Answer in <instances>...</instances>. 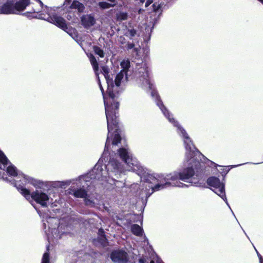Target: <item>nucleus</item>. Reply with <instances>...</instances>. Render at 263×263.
<instances>
[{"instance_id": "1", "label": "nucleus", "mask_w": 263, "mask_h": 263, "mask_svg": "<svg viewBox=\"0 0 263 263\" xmlns=\"http://www.w3.org/2000/svg\"><path fill=\"white\" fill-rule=\"evenodd\" d=\"M98 80L99 87L103 97L108 129V136L105 145V150L109 148L110 138L112 139L111 143L114 145H117L122 139L121 135L122 129L119 120V92L115 89L113 81H111L109 83V80H107L108 87L105 93L99 79Z\"/></svg>"}, {"instance_id": "2", "label": "nucleus", "mask_w": 263, "mask_h": 263, "mask_svg": "<svg viewBox=\"0 0 263 263\" xmlns=\"http://www.w3.org/2000/svg\"><path fill=\"white\" fill-rule=\"evenodd\" d=\"M21 176L23 178V181L25 182L24 184H17L16 181L15 180H13V182L12 183L14 184V186L17 189L18 191L28 201H30L31 198L32 200L35 201L36 203L40 204L42 206L47 207V202L49 199L47 194L38 190H36L31 193L29 190L24 187L25 185L27 183H30L35 185L36 180L24 174H22Z\"/></svg>"}, {"instance_id": "3", "label": "nucleus", "mask_w": 263, "mask_h": 263, "mask_svg": "<svg viewBox=\"0 0 263 263\" xmlns=\"http://www.w3.org/2000/svg\"><path fill=\"white\" fill-rule=\"evenodd\" d=\"M207 184L213 187L212 190L216 194L219 196L224 201L227 200L225 193L224 184L221 182L217 177H210L206 180Z\"/></svg>"}, {"instance_id": "4", "label": "nucleus", "mask_w": 263, "mask_h": 263, "mask_svg": "<svg viewBox=\"0 0 263 263\" xmlns=\"http://www.w3.org/2000/svg\"><path fill=\"white\" fill-rule=\"evenodd\" d=\"M110 257L111 260L115 263H128L129 262L128 254L123 249L113 250Z\"/></svg>"}, {"instance_id": "5", "label": "nucleus", "mask_w": 263, "mask_h": 263, "mask_svg": "<svg viewBox=\"0 0 263 263\" xmlns=\"http://www.w3.org/2000/svg\"><path fill=\"white\" fill-rule=\"evenodd\" d=\"M63 6L64 9L68 12H70L71 9H77L79 13H82L85 9L84 4L77 0L72 2V0H65Z\"/></svg>"}, {"instance_id": "6", "label": "nucleus", "mask_w": 263, "mask_h": 263, "mask_svg": "<svg viewBox=\"0 0 263 263\" xmlns=\"http://www.w3.org/2000/svg\"><path fill=\"white\" fill-rule=\"evenodd\" d=\"M47 21L53 24L64 31H66L68 29V26L65 19L56 13H54L52 15H49Z\"/></svg>"}, {"instance_id": "7", "label": "nucleus", "mask_w": 263, "mask_h": 263, "mask_svg": "<svg viewBox=\"0 0 263 263\" xmlns=\"http://www.w3.org/2000/svg\"><path fill=\"white\" fill-rule=\"evenodd\" d=\"M184 144L187 151L186 155L187 158L191 159L195 156L196 153H200L190 137L184 139Z\"/></svg>"}, {"instance_id": "8", "label": "nucleus", "mask_w": 263, "mask_h": 263, "mask_svg": "<svg viewBox=\"0 0 263 263\" xmlns=\"http://www.w3.org/2000/svg\"><path fill=\"white\" fill-rule=\"evenodd\" d=\"M81 24L85 28L88 29L93 26L96 24V21L94 16L90 14L83 15L81 17Z\"/></svg>"}, {"instance_id": "9", "label": "nucleus", "mask_w": 263, "mask_h": 263, "mask_svg": "<svg viewBox=\"0 0 263 263\" xmlns=\"http://www.w3.org/2000/svg\"><path fill=\"white\" fill-rule=\"evenodd\" d=\"M195 175V171L192 166L186 167L179 172V177L180 180L186 181L188 179L191 178Z\"/></svg>"}, {"instance_id": "10", "label": "nucleus", "mask_w": 263, "mask_h": 263, "mask_svg": "<svg viewBox=\"0 0 263 263\" xmlns=\"http://www.w3.org/2000/svg\"><path fill=\"white\" fill-rule=\"evenodd\" d=\"M1 10L2 13L5 14H16L14 7V1L13 0H8L2 5Z\"/></svg>"}, {"instance_id": "11", "label": "nucleus", "mask_w": 263, "mask_h": 263, "mask_svg": "<svg viewBox=\"0 0 263 263\" xmlns=\"http://www.w3.org/2000/svg\"><path fill=\"white\" fill-rule=\"evenodd\" d=\"M29 4L30 0H20L15 3H14L15 13L16 14L17 12H20L24 10L26 7Z\"/></svg>"}, {"instance_id": "12", "label": "nucleus", "mask_w": 263, "mask_h": 263, "mask_svg": "<svg viewBox=\"0 0 263 263\" xmlns=\"http://www.w3.org/2000/svg\"><path fill=\"white\" fill-rule=\"evenodd\" d=\"M172 185L173 186H181L180 185H178V184H176L175 183H172L170 181H166L164 184H159V183H158V184H156L154 186H151L150 187L152 189V192L148 194V197H149L150 195L152 193H153L154 192L159 191L160 189H163L164 187H165L166 186H167V185L169 186V185Z\"/></svg>"}, {"instance_id": "13", "label": "nucleus", "mask_w": 263, "mask_h": 263, "mask_svg": "<svg viewBox=\"0 0 263 263\" xmlns=\"http://www.w3.org/2000/svg\"><path fill=\"white\" fill-rule=\"evenodd\" d=\"M132 233L137 236H142L143 233V230L142 227L137 224H133L131 226Z\"/></svg>"}, {"instance_id": "14", "label": "nucleus", "mask_w": 263, "mask_h": 263, "mask_svg": "<svg viewBox=\"0 0 263 263\" xmlns=\"http://www.w3.org/2000/svg\"><path fill=\"white\" fill-rule=\"evenodd\" d=\"M73 195L76 198H84L88 196V194L85 190L79 189L74 191Z\"/></svg>"}, {"instance_id": "15", "label": "nucleus", "mask_w": 263, "mask_h": 263, "mask_svg": "<svg viewBox=\"0 0 263 263\" xmlns=\"http://www.w3.org/2000/svg\"><path fill=\"white\" fill-rule=\"evenodd\" d=\"M118 153L120 157L125 162H127V161L129 159V155L128 152L127 150L123 147L120 148L118 149Z\"/></svg>"}, {"instance_id": "16", "label": "nucleus", "mask_w": 263, "mask_h": 263, "mask_svg": "<svg viewBox=\"0 0 263 263\" xmlns=\"http://www.w3.org/2000/svg\"><path fill=\"white\" fill-rule=\"evenodd\" d=\"M6 172L9 175L13 177H16L18 175L16 167L12 165H9L7 167Z\"/></svg>"}, {"instance_id": "17", "label": "nucleus", "mask_w": 263, "mask_h": 263, "mask_svg": "<svg viewBox=\"0 0 263 263\" xmlns=\"http://www.w3.org/2000/svg\"><path fill=\"white\" fill-rule=\"evenodd\" d=\"M116 18L117 21H125L128 18V13L126 12L120 11L116 14Z\"/></svg>"}, {"instance_id": "18", "label": "nucleus", "mask_w": 263, "mask_h": 263, "mask_svg": "<svg viewBox=\"0 0 263 263\" xmlns=\"http://www.w3.org/2000/svg\"><path fill=\"white\" fill-rule=\"evenodd\" d=\"M124 74H125V72L122 71H120V72L117 74L115 80V83L116 87H119L120 85L121 80L123 78Z\"/></svg>"}, {"instance_id": "19", "label": "nucleus", "mask_w": 263, "mask_h": 263, "mask_svg": "<svg viewBox=\"0 0 263 263\" xmlns=\"http://www.w3.org/2000/svg\"><path fill=\"white\" fill-rule=\"evenodd\" d=\"M93 51L94 53L99 55L100 58H103L104 57L105 53L103 49L98 46H93L92 47Z\"/></svg>"}, {"instance_id": "20", "label": "nucleus", "mask_w": 263, "mask_h": 263, "mask_svg": "<svg viewBox=\"0 0 263 263\" xmlns=\"http://www.w3.org/2000/svg\"><path fill=\"white\" fill-rule=\"evenodd\" d=\"M165 181H168L169 180H171L172 181H176L177 183H178L177 181L180 180V177H179V173H175L174 175L170 174V175H167V177L165 178Z\"/></svg>"}, {"instance_id": "21", "label": "nucleus", "mask_w": 263, "mask_h": 263, "mask_svg": "<svg viewBox=\"0 0 263 263\" xmlns=\"http://www.w3.org/2000/svg\"><path fill=\"white\" fill-rule=\"evenodd\" d=\"M121 66L123 68L121 71L125 72V75L127 76V73L128 71V69L130 67V63L127 61L125 62L124 61H122L121 63Z\"/></svg>"}, {"instance_id": "22", "label": "nucleus", "mask_w": 263, "mask_h": 263, "mask_svg": "<svg viewBox=\"0 0 263 263\" xmlns=\"http://www.w3.org/2000/svg\"><path fill=\"white\" fill-rule=\"evenodd\" d=\"M236 166L237 165L222 166V168L220 169L219 172L221 174L222 176L224 177L228 174V173L229 172L231 168H233Z\"/></svg>"}, {"instance_id": "23", "label": "nucleus", "mask_w": 263, "mask_h": 263, "mask_svg": "<svg viewBox=\"0 0 263 263\" xmlns=\"http://www.w3.org/2000/svg\"><path fill=\"white\" fill-rule=\"evenodd\" d=\"M99 6L101 9H105L114 7L115 4H111L106 2H100L99 3Z\"/></svg>"}, {"instance_id": "24", "label": "nucleus", "mask_w": 263, "mask_h": 263, "mask_svg": "<svg viewBox=\"0 0 263 263\" xmlns=\"http://www.w3.org/2000/svg\"><path fill=\"white\" fill-rule=\"evenodd\" d=\"M145 181L148 183H153L158 181V179L152 175L148 174L145 178Z\"/></svg>"}, {"instance_id": "25", "label": "nucleus", "mask_w": 263, "mask_h": 263, "mask_svg": "<svg viewBox=\"0 0 263 263\" xmlns=\"http://www.w3.org/2000/svg\"><path fill=\"white\" fill-rule=\"evenodd\" d=\"M98 242L100 243L101 245H102L104 246H106V243L107 242V239L106 237L105 234H102L99 238H98Z\"/></svg>"}, {"instance_id": "26", "label": "nucleus", "mask_w": 263, "mask_h": 263, "mask_svg": "<svg viewBox=\"0 0 263 263\" xmlns=\"http://www.w3.org/2000/svg\"><path fill=\"white\" fill-rule=\"evenodd\" d=\"M102 72L104 76L105 79L109 80V69L107 66H103L101 67Z\"/></svg>"}, {"instance_id": "27", "label": "nucleus", "mask_w": 263, "mask_h": 263, "mask_svg": "<svg viewBox=\"0 0 263 263\" xmlns=\"http://www.w3.org/2000/svg\"><path fill=\"white\" fill-rule=\"evenodd\" d=\"M137 34V30L135 29H128L127 32L125 35L126 36H129L130 39L134 37Z\"/></svg>"}, {"instance_id": "28", "label": "nucleus", "mask_w": 263, "mask_h": 263, "mask_svg": "<svg viewBox=\"0 0 263 263\" xmlns=\"http://www.w3.org/2000/svg\"><path fill=\"white\" fill-rule=\"evenodd\" d=\"M42 263H50L49 253L48 252H47L44 253L42 259Z\"/></svg>"}, {"instance_id": "29", "label": "nucleus", "mask_w": 263, "mask_h": 263, "mask_svg": "<svg viewBox=\"0 0 263 263\" xmlns=\"http://www.w3.org/2000/svg\"><path fill=\"white\" fill-rule=\"evenodd\" d=\"M92 67H93V69L96 73V74L98 76V70H99V64L97 62V61H96L95 62H92V63H91Z\"/></svg>"}, {"instance_id": "30", "label": "nucleus", "mask_w": 263, "mask_h": 263, "mask_svg": "<svg viewBox=\"0 0 263 263\" xmlns=\"http://www.w3.org/2000/svg\"><path fill=\"white\" fill-rule=\"evenodd\" d=\"M84 199V203H85V205L92 206L94 204V202H93V201L90 200V199L88 198L87 196H86V197H85Z\"/></svg>"}, {"instance_id": "31", "label": "nucleus", "mask_w": 263, "mask_h": 263, "mask_svg": "<svg viewBox=\"0 0 263 263\" xmlns=\"http://www.w3.org/2000/svg\"><path fill=\"white\" fill-rule=\"evenodd\" d=\"M153 10L154 12H157L158 10L161 8V6L159 4H157V3H154L152 5Z\"/></svg>"}, {"instance_id": "32", "label": "nucleus", "mask_w": 263, "mask_h": 263, "mask_svg": "<svg viewBox=\"0 0 263 263\" xmlns=\"http://www.w3.org/2000/svg\"><path fill=\"white\" fill-rule=\"evenodd\" d=\"M110 163L114 165L115 164L114 168H118L120 165L119 162L117 160H112L110 161Z\"/></svg>"}, {"instance_id": "33", "label": "nucleus", "mask_w": 263, "mask_h": 263, "mask_svg": "<svg viewBox=\"0 0 263 263\" xmlns=\"http://www.w3.org/2000/svg\"><path fill=\"white\" fill-rule=\"evenodd\" d=\"M3 174H5V173H3ZM2 179H3L4 180H5V181H9V182H11V183L12 184H13V185L14 186V184L12 183L13 182V180H14V179H13L12 181H10V180L8 179V177H5V176H4V175H3V176H2ZM16 183H17V184H20V182H19L18 181L16 180Z\"/></svg>"}, {"instance_id": "34", "label": "nucleus", "mask_w": 263, "mask_h": 263, "mask_svg": "<svg viewBox=\"0 0 263 263\" xmlns=\"http://www.w3.org/2000/svg\"><path fill=\"white\" fill-rule=\"evenodd\" d=\"M148 259V256H142V257L139 259V263H146L147 260Z\"/></svg>"}, {"instance_id": "35", "label": "nucleus", "mask_w": 263, "mask_h": 263, "mask_svg": "<svg viewBox=\"0 0 263 263\" xmlns=\"http://www.w3.org/2000/svg\"><path fill=\"white\" fill-rule=\"evenodd\" d=\"M135 47V44L134 43L127 42L126 45V48L128 50L131 49Z\"/></svg>"}, {"instance_id": "36", "label": "nucleus", "mask_w": 263, "mask_h": 263, "mask_svg": "<svg viewBox=\"0 0 263 263\" xmlns=\"http://www.w3.org/2000/svg\"><path fill=\"white\" fill-rule=\"evenodd\" d=\"M89 58L90 60V63H92V62H94L96 61H97L95 57L92 54H90Z\"/></svg>"}, {"instance_id": "37", "label": "nucleus", "mask_w": 263, "mask_h": 263, "mask_svg": "<svg viewBox=\"0 0 263 263\" xmlns=\"http://www.w3.org/2000/svg\"><path fill=\"white\" fill-rule=\"evenodd\" d=\"M181 133H182V134L183 135L184 139L186 138L189 137V136H188L187 133L186 132V131L184 129H182L181 130Z\"/></svg>"}, {"instance_id": "38", "label": "nucleus", "mask_w": 263, "mask_h": 263, "mask_svg": "<svg viewBox=\"0 0 263 263\" xmlns=\"http://www.w3.org/2000/svg\"><path fill=\"white\" fill-rule=\"evenodd\" d=\"M152 3V0H147L145 4V7H148Z\"/></svg>"}, {"instance_id": "39", "label": "nucleus", "mask_w": 263, "mask_h": 263, "mask_svg": "<svg viewBox=\"0 0 263 263\" xmlns=\"http://www.w3.org/2000/svg\"><path fill=\"white\" fill-rule=\"evenodd\" d=\"M99 235H100V236L102 234H105L104 230H103L102 229H100L99 230Z\"/></svg>"}, {"instance_id": "40", "label": "nucleus", "mask_w": 263, "mask_h": 263, "mask_svg": "<svg viewBox=\"0 0 263 263\" xmlns=\"http://www.w3.org/2000/svg\"><path fill=\"white\" fill-rule=\"evenodd\" d=\"M35 1L40 4V5L41 7H43L44 6L43 3L41 0H35Z\"/></svg>"}, {"instance_id": "41", "label": "nucleus", "mask_w": 263, "mask_h": 263, "mask_svg": "<svg viewBox=\"0 0 263 263\" xmlns=\"http://www.w3.org/2000/svg\"><path fill=\"white\" fill-rule=\"evenodd\" d=\"M259 261H260V263H263V258H262V256H260V257L259 258Z\"/></svg>"}, {"instance_id": "42", "label": "nucleus", "mask_w": 263, "mask_h": 263, "mask_svg": "<svg viewBox=\"0 0 263 263\" xmlns=\"http://www.w3.org/2000/svg\"><path fill=\"white\" fill-rule=\"evenodd\" d=\"M157 263H164V262L161 260H157Z\"/></svg>"}, {"instance_id": "43", "label": "nucleus", "mask_w": 263, "mask_h": 263, "mask_svg": "<svg viewBox=\"0 0 263 263\" xmlns=\"http://www.w3.org/2000/svg\"><path fill=\"white\" fill-rule=\"evenodd\" d=\"M149 263H155V261L153 260H152Z\"/></svg>"}, {"instance_id": "44", "label": "nucleus", "mask_w": 263, "mask_h": 263, "mask_svg": "<svg viewBox=\"0 0 263 263\" xmlns=\"http://www.w3.org/2000/svg\"><path fill=\"white\" fill-rule=\"evenodd\" d=\"M259 1H260L262 4H263V0H258Z\"/></svg>"}, {"instance_id": "45", "label": "nucleus", "mask_w": 263, "mask_h": 263, "mask_svg": "<svg viewBox=\"0 0 263 263\" xmlns=\"http://www.w3.org/2000/svg\"><path fill=\"white\" fill-rule=\"evenodd\" d=\"M70 17H71V16H68V17H67V19H68V20H70V18H69Z\"/></svg>"}, {"instance_id": "46", "label": "nucleus", "mask_w": 263, "mask_h": 263, "mask_svg": "<svg viewBox=\"0 0 263 263\" xmlns=\"http://www.w3.org/2000/svg\"><path fill=\"white\" fill-rule=\"evenodd\" d=\"M70 17H71V16H68V17H67V19H68V20H70V18H69Z\"/></svg>"}, {"instance_id": "47", "label": "nucleus", "mask_w": 263, "mask_h": 263, "mask_svg": "<svg viewBox=\"0 0 263 263\" xmlns=\"http://www.w3.org/2000/svg\"><path fill=\"white\" fill-rule=\"evenodd\" d=\"M70 17H71V16H68V17H67V19H68V20H70V18H69Z\"/></svg>"}, {"instance_id": "48", "label": "nucleus", "mask_w": 263, "mask_h": 263, "mask_svg": "<svg viewBox=\"0 0 263 263\" xmlns=\"http://www.w3.org/2000/svg\"><path fill=\"white\" fill-rule=\"evenodd\" d=\"M258 255L259 258H260V256H261L260 254H258Z\"/></svg>"}, {"instance_id": "49", "label": "nucleus", "mask_w": 263, "mask_h": 263, "mask_svg": "<svg viewBox=\"0 0 263 263\" xmlns=\"http://www.w3.org/2000/svg\"><path fill=\"white\" fill-rule=\"evenodd\" d=\"M197 163L199 164H200L199 161L197 162Z\"/></svg>"}]
</instances>
